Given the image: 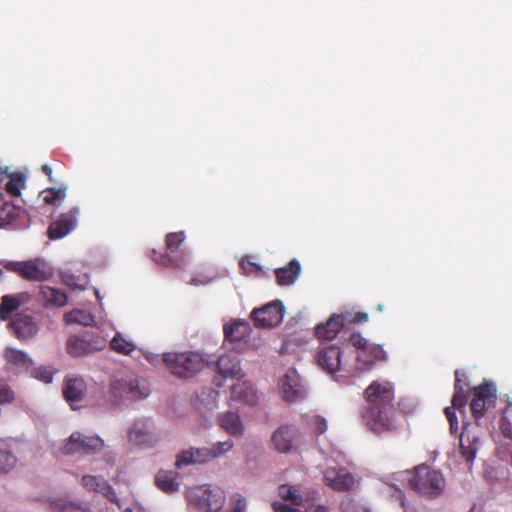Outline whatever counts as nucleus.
I'll list each match as a JSON object with an SVG mask.
<instances>
[{"label": "nucleus", "mask_w": 512, "mask_h": 512, "mask_svg": "<svg viewBox=\"0 0 512 512\" xmlns=\"http://www.w3.org/2000/svg\"><path fill=\"white\" fill-rule=\"evenodd\" d=\"M165 368L175 377L189 379L203 370L208 359L199 352H167L162 354Z\"/></svg>", "instance_id": "f257e3e1"}, {"label": "nucleus", "mask_w": 512, "mask_h": 512, "mask_svg": "<svg viewBox=\"0 0 512 512\" xmlns=\"http://www.w3.org/2000/svg\"><path fill=\"white\" fill-rule=\"evenodd\" d=\"M409 483L415 491L430 498L438 497L445 487L442 474L425 465L415 468L414 475L409 478Z\"/></svg>", "instance_id": "f03ea898"}, {"label": "nucleus", "mask_w": 512, "mask_h": 512, "mask_svg": "<svg viewBox=\"0 0 512 512\" xmlns=\"http://www.w3.org/2000/svg\"><path fill=\"white\" fill-rule=\"evenodd\" d=\"M4 268L27 281L43 282L53 277V268L42 258L27 261H8Z\"/></svg>", "instance_id": "7ed1b4c3"}, {"label": "nucleus", "mask_w": 512, "mask_h": 512, "mask_svg": "<svg viewBox=\"0 0 512 512\" xmlns=\"http://www.w3.org/2000/svg\"><path fill=\"white\" fill-rule=\"evenodd\" d=\"M110 392L114 397L127 393L134 400H142L150 394V389L143 378L130 372H120L113 376Z\"/></svg>", "instance_id": "20e7f679"}, {"label": "nucleus", "mask_w": 512, "mask_h": 512, "mask_svg": "<svg viewBox=\"0 0 512 512\" xmlns=\"http://www.w3.org/2000/svg\"><path fill=\"white\" fill-rule=\"evenodd\" d=\"M188 498L202 512H218L226 499L221 488L211 485H204L193 489L189 493Z\"/></svg>", "instance_id": "39448f33"}, {"label": "nucleus", "mask_w": 512, "mask_h": 512, "mask_svg": "<svg viewBox=\"0 0 512 512\" xmlns=\"http://www.w3.org/2000/svg\"><path fill=\"white\" fill-rule=\"evenodd\" d=\"M185 233L183 231L168 233L165 238V246L167 252L165 254H155V261L166 267L184 268L187 255L183 251H179L180 246L185 241Z\"/></svg>", "instance_id": "423d86ee"}, {"label": "nucleus", "mask_w": 512, "mask_h": 512, "mask_svg": "<svg viewBox=\"0 0 512 512\" xmlns=\"http://www.w3.org/2000/svg\"><path fill=\"white\" fill-rule=\"evenodd\" d=\"M104 447V442L97 436H88L80 432H74L61 447V452L65 455L95 454Z\"/></svg>", "instance_id": "0eeeda50"}, {"label": "nucleus", "mask_w": 512, "mask_h": 512, "mask_svg": "<svg viewBox=\"0 0 512 512\" xmlns=\"http://www.w3.org/2000/svg\"><path fill=\"white\" fill-rule=\"evenodd\" d=\"M106 341L100 336H94L89 332L73 335L67 340V351L73 357L86 356L105 347Z\"/></svg>", "instance_id": "6e6552de"}, {"label": "nucleus", "mask_w": 512, "mask_h": 512, "mask_svg": "<svg viewBox=\"0 0 512 512\" xmlns=\"http://www.w3.org/2000/svg\"><path fill=\"white\" fill-rule=\"evenodd\" d=\"M87 386L84 379L76 374L65 376L63 385V395L73 410L78 409L86 395Z\"/></svg>", "instance_id": "1a4fd4ad"}, {"label": "nucleus", "mask_w": 512, "mask_h": 512, "mask_svg": "<svg viewBox=\"0 0 512 512\" xmlns=\"http://www.w3.org/2000/svg\"><path fill=\"white\" fill-rule=\"evenodd\" d=\"M279 389L282 398L286 402H295L303 399L305 389L301 384L300 377L296 370L289 369L279 382Z\"/></svg>", "instance_id": "9d476101"}, {"label": "nucleus", "mask_w": 512, "mask_h": 512, "mask_svg": "<svg viewBox=\"0 0 512 512\" xmlns=\"http://www.w3.org/2000/svg\"><path fill=\"white\" fill-rule=\"evenodd\" d=\"M225 339L235 348L254 343L255 336L249 322H228L224 326Z\"/></svg>", "instance_id": "9b49d317"}, {"label": "nucleus", "mask_w": 512, "mask_h": 512, "mask_svg": "<svg viewBox=\"0 0 512 512\" xmlns=\"http://www.w3.org/2000/svg\"><path fill=\"white\" fill-rule=\"evenodd\" d=\"M325 483L335 491H350L358 482L345 468H328L324 472Z\"/></svg>", "instance_id": "f8f14e48"}, {"label": "nucleus", "mask_w": 512, "mask_h": 512, "mask_svg": "<svg viewBox=\"0 0 512 512\" xmlns=\"http://www.w3.org/2000/svg\"><path fill=\"white\" fill-rule=\"evenodd\" d=\"M79 209L72 208L66 213H62L59 218L52 222L48 227V237L52 240H57L69 234L77 225V216Z\"/></svg>", "instance_id": "ddd939ff"}, {"label": "nucleus", "mask_w": 512, "mask_h": 512, "mask_svg": "<svg viewBox=\"0 0 512 512\" xmlns=\"http://www.w3.org/2000/svg\"><path fill=\"white\" fill-rule=\"evenodd\" d=\"M480 444L479 428L466 426L460 435V453L467 463L473 462Z\"/></svg>", "instance_id": "4468645a"}, {"label": "nucleus", "mask_w": 512, "mask_h": 512, "mask_svg": "<svg viewBox=\"0 0 512 512\" xmlns=\"http://www.w3.org/2000/svg\"><path fill=\"white\" fill-rule=\"evenodd\" d=\"M128 439L133 444L145 448L153 446L156 441L149 423L143 419L134 421L128 430Z\"/></svg>", "instance_id": "2eb2a0df"}, {"label": "nucleus", "mask_w": 512, "mask_h": 512, "mask_svg": "<svg viewBox=\"0 0 512 512\" xmlns=\"http://www.w3.org/2000/svg\"><path fill=\"white\" fill-rule=\"evenodd\" d=\"M297 439V431L290 426L278 427L271 436L273 448L280 453H290Z\"/></svg>", "instance_id": "dca6fc26"}, {"label": "nucleus", "mask_w": 512, "mask_h": 512, "mask_svg": "<svg viewBox=\"0 0 512 512\" xmlns=\"http://www.w3.org/2000/svg\"><path fill=\"white\" fill-rule=\"evenodd\" d=\"M496 388L493 383H485L484 385L474 389V398L470 407L472 413L476 417L483 415L486 403H490L495 399Z\"/></svg>", "instance_id": "f3484780"}, {"label": "nucleus", "mask_w": 512, "mask_h": 512, "mask_svg": "<svg viewBox=\"0 0 512 512\" xmlns=\"http://www.w3.org/2000/svg\"><path fill=\"white\" fill-rule=\"evenodd\" d=\"M366 426L376 434L392 429L391 420L385 410L371 407L364 414Z\"/></svg>", "instance_id": "a211bd4d"}, {"label": "nucleus", "mask_w": 512, "mask_h": 512, "mask_svg": "<svg viewBox=\"0 0 512 512\" xmlns=\"http://www.w3.org/2000/svg\"><path fill=\"white\" fill-rule=\"evenodd\" d=\"M209 452L207 447H190L186 450H182L176 456L175 466L181 469L188 465H201L210 461Z\"/></svg>", "instance_id": "6ab92c4d"}, {"label": "nucleus", "mask_w": 512, "mask_h": 512, "mask_svg": "<svg viewBox=\"0 0 512 512\" xmlns=\"http://www.w3.org/2000/svg\"><path fill=\"white\" fill-rule=\"evenodd\" d=\"M31 300L28 292L3 295L0 302V320H10V316Z\"/></svg>", "instance_id": "aec40b11"}, {"label": "nucleus", "mask_w": 512, "mask_h": 512, "mask_svg": "<svg viewBox=\"0 0 512 512\" xmlns=\"http://www.w3.org/2000/svg\"><path fill=\"white\" fill-rule=\"evenodd\" d=\"M285 307L280 300H273L262 307L254 308L250 320H283Z\"/></svg>", "instance_id": "412c9836"}, {"label": "nucleus", "mask_w": 512, "mask_h": 512, "mask_svg": "<svg viewBox=\"0 0 512 512\" xmlns=\"http://www.w3.org/2000/svg\"><path fill=\"white\" fill-rule=\"evenodd\" d=\"M81 484L86 490L100 493L111 502L118 503L115 491L103 477L85 475L81 479Z\"/></svg>", "instance_id": "4be33fe9"}, {"label": "nucleus", "mask_w": 512, "mask_h": 512, "mask_svg": "<svg viewBox=\"0 0 512 512\" xmlns=\"http://www.w3.org/2000/svg\"><path fill=\"white\" fill-rule=\"evenodd\" d=\"M230 398L233 401L251 406L258 402L256 390L253 385L247 381L235 383L230 389Z\"/></svg>", "instance_id": "5701e85b"}, {"label": "nucleus", "mask_w": 512, "mask_h": 512, "mask_svg": "<svg viewBox=\"0 0 512 512\" xmlns=\"http://www.w3.org/2000/svg\"><path fill=\"white\" fill-rule=\"evenodd\" d=\"M279 286L292 285L301 273V265L297 259H292L286 266L274 271Z\"/></svg>", "instance_id": "b1692460"}, {"label": "nucleus", "mask_w": 512, "mask_h": 512, "mask_svg": "<svg viewBox=\"0 0 512 512\" xmlns=\"http://www.w3.org/2000/svg\"><path fill=\"white\" fill-rule=\"evenodd\" d=\"M194 404L202 413L213 411L218 407V393L212 388H201L196 392Z\"/></svg>", "instance_id": "393cba45"}, {"label": "nucleus", "mask_w": 512, "mask_h": 512, "mask_svg": "<svg viewBox=\"0 0 512 512\" xmlns=\"http://www.w3.org/2000/svg\"><path fill=\"white\" fill-rule=\"evenodd\" d=\"M340 350L330 346L319 352L318 364L329 373H334L340 366Z\"/></svg>", "instance_id": "a878e982"}, {"label": "nucleus", "mask_w": 512, "mask_h": 512, "mask_svg": "<svg viewBox=\"0 0 512 512\" xmlns=\"http://www.w3.org/2000/svg\"><path fill=\"white\" fill-rule=\"evenodd\" d=\"M45 307H63L68 302L65 292L49 286H42L40 290Z\"/></svg>", "instance_id": "bb28decb"}, {"label": "nucleus", "mask_w": 512, "mask_h": 512, "mask_svg": "<svg viewBox=\"0 0 512 512\" xmlns=\"http://www.w3.org/2000/svg\"><path fill=\"white\" fill-rule=\"evenodd\" d=\"M217 368L223 377L235 378L241 375L240 362L236 356L222 355L218 359Z\"/></svg>", "instance_id": "cd10ccee"}, {"label": "nucleus", "mask_w": 512, "mask_h": 512, "mask_svg": "<svg viewBox=\"0 0 512 512\" xmlns=\"http://www.w3.org/2000/svg\"><path fill=\"white\" fill-rule=\"evenodd\" d=\"M366 398L371 402H387L392 399V387L390 383L373 382L365 391Z\"/></svg>", "instance_id": "c85d7f7f"}, {"label": "nucleus", "mask_w": 512, "mask_h": 512, "mask_svg": "<svg viewBox=\"0 0 512 512\" xmlns=\"http://www.w3.org/2000/svg\"><path fill=\"white\" fill-rule=\"evenodd\" d=\"M17 459L13 451V442L0 439V472H8L16 465Z\"/></svg>", "instance_id": "c756f323"}, {"label": "nucleus", "mask_w": 512, "mask_h": 512, "mask_svg": "<svg viewBox=\"0 0 512 512\" xmlns=\"http://www.w3.org/2000/svg\"><path fill=\"white\" fill-rule=\"evenodd\" d=\"M5 359L8 365L20 371L29 369L33 363L28 354L13 348L6 349Z\"/></svg>", "instance_id": "7c9ffc66"}, {"label": "nucleus", "mask_w": 512, "mask_h": 512, "mask_svg": "<svg viewBox=\"0 0 512 512\" xmlns=\"http://www.w3.org/2000/svg\"><path fill=\"white\" fill-rule=\"evenodd\" d=\"M177 474L172 471H159L155 476L156 486L163 492L172 494L179 490V483L176 481Z\"/></svg>", "instance_id": "2f4dec72"}, {"label": "nucleus", "mask_w": 512, "mask_h": 512, "mask_svg": "<svg viewBox=\"0 0 512 512\" xmlns=\"http://www.w3.org/2000/svg\"><path fill=\"white\" fill-rule=\"evenodd\" d=\"M9 330L19 339L28 340L38 333L36 322H9Z\"/></svg>", "instance_id": "473e14b6"}, {"label": "nucleus", "mask_w": 512, "mask_h": 512, "mask_svg": "<svg viewBox=\"0 0 512 512\" xmlns=\"http://www.w3.org/2000/svg\"><path fill=\"white\" fill-rule=\"evenodd\" d=\"M221 426L233 436H241L243 434V425L239 415L228 412L220 418Z\"/></svg>", "instance_id": "72a5a7b5"}, {"label": "nucleus", "mask_w": 512, "mask_h": 512, "mask_svg": "<svg viewBox=\"0 0 512 512\" xmlns=\"http://www.w3.org/2000/svg\"><path fill=\"white\" fill-rule=\"evenodd\" d=\"M342 322H321L315 327V335L319 340L329 341L340 332Z\"/></svg>", "instance_id": "f704fd0d"}, {"label": "nucleus", "mask_w": 512, "mask_h": 512, "mask_svg": "<svg viewBox=\"0 0 512 512\" xmlns=\"http://www.w3.org/2000/svg\"><path fill=\"white\" fill-rule=\"evenodd\" d=\"M25 175L21 172H14L9 175V181L5 185L6 192L12 197H18L25 186Z\"/></svg>", "instance_id": "c9c22d12"}, {"label": "nucleus", "mask_w": 512, "mask_h": 512, "mask_svg": "<svg viewBox=\"0 0 512 512\" xmlns=\"http://www.w3.org/2000/svg\"><path fill=\"white\" fill-rule=\"evenodd\" d=\"M279 495L286 501L296 506L304 505L303 496L297 491L296 488L289 485H282L279 487Z\"/></svg>", "instance_id": "e433bc0d"}, {"label": "nucleus", "mask_w": 512, "mask_h": 512, "mask_svg": "<svg viewBox=\"0 0 512 512\" xmlns=\"http://www.w3.org/2000/svg\"><path fill=\"white\" fill-rule=\"evenodd\" d=\"M43 201L49 205H57L66 197V187L47 188L42 191Z\"/></svg>", "instance_id": "4c0bfd02"}, {"label": "nucleus", "mask_w": 512, "mask_h": 512, "mask_svg": "<svg viewBox=\"0 0 512 512\" xmlns=\"http://www.w3.org/2000/svg\"><path fill=\"white\" fill-rule=\"evenodd\" d=\"M61 279H62V282L72 288V289H80V290H84L85 287H86V284H87V279H86V276H75L73 274H71L70 272H63L61 273Z\"/></svg>", "instance_id": "58836bf2"}, {"label": "nucleus", "mask_w": 512, "mask_h": 512, "mask_svg": "<svg viewBox=\"0 0 512 512\" xmlns=\"http://www.w3.org/2000/svg\"><path fill=\"white\" fill-rule=\"evenodd\" d=\"M368 314L364 312H355L353 309H346L339 313H333L327 320H367Z\"/></svg>", "instance_id": "ea45409f"}, {"label": "nucleus", "mask_w": 512, "mask_h": 512, "mask_svg": "<svg viewBox=\"0 0 512 512\" xmlns=\"http://www.w3.org/2000/svg\"><path fill=\"white\" fill-rule=\"evenodd\" d=\"M111 348L122 354H129L135 349V345L123 339L120 334H116L110 342Z\"/></svg>", "instance_id": "a19ab883"}, {"label": "nucleus", "mask_w": 512, "mask_h": 512, "mask_svg": "<svg viewBox=\"0 0 512 512\" xmlns=\"http://www.w3.org/2000/svg\"><path fill=\"white\" fill-rule=\"evenodd\" d=\"M233 445L234 444L231 440H226L223 442H217L210 448L207 447L210 461L224 455L226 452L232 449Z\"/></svg>", "instance_id": "79ce46f5"}, {"label": "nucleus", "mask_w": 512, "mask_h": 512, "mask_svg": "<svg viewBox=\"0 0 512 512\" xmlns=\"http://www.w3.org/2000/svg\"><path fill=\"white\" fill-rule=\"evenodd\" d=\"M500 428L504 436L512 439V404L504 410Z\"/></svg>", "instance_id": "37998d69"}, {"label": "nucleus", "mask_w": 512, "mask_h": 512, "mask_svg": "<svg viewBox=\"0 0 512 512\" xmlns=\"http://www.w3.org/2000/svg\"><path fill=\"white\" fill-rule=\"evenodd\" d=\"M56 512H85V509L78 502L59 500L55 504Z\"/></svg>", "instance_id": "c03bdc74"}, {"label": "nucleus", "mask_w": 512, "mask_h": 512, "mask_svg": "<svg viewBox=\"0 0 512 512\" xmlns=\"http://www.w3.org/2000/svg\"><path fill=\"white\" fill-rule=\"evenodd\" d=\"M246 499L240 494H233L229 500V508L226 512H246Z\"/></svg>", "instance_id": "a18cd8bd"}, {"label": "nucleus", "mask_w": 512, "mask_h": 512, "mask_svg": "<svg viewBox=\"0 0 512 512\" xmlns=\"http://www.w3.org/2000/svg\"><path fill=\"white\" fill-rule=\"evenodd\" d=\"M239 266L242 269L243 274L247 276L258 274L262 271V268L258 264L254 263L252 258L249 256L243 257L239 262Z\"/></svg>", "instance_id": "49530a36"}, {"label": "nucleus", "mask_w": 512, "mask_h": 512, "mask_svg": "<svg viewBox=\"0 0 512 512\" xmlns=\"http://www.w3.org/2000/svg\"><path fill=\"white\" fill-rule=\"evenodd\" d=\"M54 372L55 371L49 367L41 366L34 369L33 376L46 384H50L53 381Z\"/></svg>", "instance_id": "de8ad7c7"}, {"label": "nucleus", "mask_w": 512, "mask_h": 512, "mask_svg": "<svg viewBox=\"0 0 512 512\" xmlns=\"http://www.w3.org/2000/svg\"><path fill=\"white\" fill-rule=\"evenodd\" d=\"M341 509L342 512H370L367 508L348 497L341 502Z\"/></svg>", "instance_id": "09e8293b"}, {"label": "nucleus", "mask_w": 512, "mask_h": 512, "mask_svg": "<svg viewBox=\"0 0 512 512\" xmlns=\"http://www.w3.org/2000/svg\"><path fill=\"white\" fill-rule=\"evenodd\" d=\"M14 398V393L11 388L0 379V404L11 403Z\"/></svg>", "instance_id": "8fccbe9b"}, {"label": "nucleus", "mask_w": 512, "mask_h": 512, "mask_svg": "<svg viewBox=\"0 0 512 512\" xmlns=\"http://www.w3.org/2000/svg\"><path fill=\"white\" fill-rule=\"evenodd\" d=\"M456 383H455V389L456 393L453 396L452 403L453 406H462L465 403L464 395L462 394V387L460 386V380H459V372L456 371Z\"/></svg>", "instance_id": "3c124183"}, {"label": "nucleus", "mask_w": 512, "mask_h": 512, "mask_svg": "<svg viewBox=\"0 0 512 512\" xmlns=\"http://www.w3.org/2000/svg\"><path fill=\"white\" fill-rule=\"evenodd\" d=\"M313 426H314L316 433H318V434H322L327 430L326 420L319 416L314 417Z\"/></svg>", "instance_id": "603ef678"}, {"label": "nucleus", "mask_w": 512, "mask_h": 512, "mask_svg": "<svg viewBox=\"0 0 512 512\" xmlns=\"http://www.w3.org/2000/svg\"><path fill=\"white\" fill-rule=\"evenodd\" d=\"M350 341L353 346L357 348H365L367 345L366 339L363 338L360 334H353L350 338Z\"/></svg>", "instance_id": "864d4df0"}, {"label": "nucleus", "mask_w": 512, "mask_h": 512, "mask_svg": "<svg viewBox=\"0 0 512 512\" xmlns=\"http://www.w3.org/2000/svg\"><path fill=\"white\" fill-rule=\"evenodd\" d=\"M145 358L154 366H158L163 364L162 355L154 354V353H146Z\"/></svg>", "instance_id": "5fc2aeb1"}, {"label": "nucleus", "mask_w": 512, "mask_h": 512, "mask_svg": "<svg viewBox=\"0 0 512 512\" xmlns=\"http://www.w3.org/2000/svg\"><path fill=\"white\" fill-rule=\"evenodd\" d=\"M41 169L43 173L47 175L50 182H55V180L53 179V170L48 164H44Z\"/></svg>", "instance_id": "6e6d98bb"}, {"label": "nucleus", "mask_w": 512, "mask_h": 512, "mask_svg": "<svg viewBox=\"0 0 512 512\" xmlns=\"http://www.w3.org/2000/svg\"><path fill=\"white\" fill-rule=\"evenodd\" d=\"M444 412H445V415H446V417H447V419H448V420H450V419H457V418H456V415H455L454 408H452V407H446V408H445V410H444Z\"/></svg>", "instance_id": "4d7b16f0"}, {"label": "nucleus", "mask_w": 512, "mask_h": 512, "mask_svg": "<svg viewBox=\"0 0 512 512\" xmlns=\"http://www.w3.org/2000/svg\"><path fill=\"white\" fill-rule=\"evenodd\" d=\"M450 423V430L452 433L456 432L458 429V421L457 419H450L448 420Z\"/></svg>", "instance_id": "13d9d810"}, {"label": "nucleus", "mask_w": 512, "mask_h": 512, "mask_svg": "<svg viewBox=\"0 0 512 512\" xmlns=\"http://www.w3.org/2000/svg\"><path fill=\"white\" fill-rule=\"evenodd\" d=\"M260 324V327H268V328H273L274 325L272 324V322H264V321H261V322H258Z\"/></svg>", "instance_id": "bf43d9fd"}, {"label": "nucleus", "mask_w": 512, "mask_h": 512, "mask_svg": "<svg viewBox=\"0 0 512 512\" xmlns=\"http://www.w3.org/2000/svg\"><path fill=\"white\" fill-rule=\"evenodd\" d=\"M313 512H328L324 506H317Z\"/></svg>", "instance_id": "052dcab7"}, {"label": "nucleus", "mask_w": 512, "mask_h": 512, "mask_svg": "<svg viewBox=\"0 0 512 512\" xmlns=\"http://www.w3.org/2000/svg\"><path fill=\"white\" fill-rule=\"evenodd\" d=\"M304 315H303V312L300 311L296 314V316L294 317V320H300L301 318H303Z\"/></svg>", "instance_id": "680f3d73"}, {"label": "nucleus", "mask_w": 512, "mask_h": 512, "mask_svg": "<svg viewBox=\"0 0 512 512\" xmlns=\"http://www.w3.org/2000/svg\"><path fill=\"white\" fill-rule=\"evenodd\" d=\"M6 173H7V168L0 167V175L6 174Z\"/></svg>", "instance_id": "e2e57ef3"}, {"label": "nucleus", "mask_w": 512, "mask_h": 512, "mask_svg": "<svg viewBox=\"0 0 512 512\" xmlns=\"http://www.w3.org/2000/svg\"><path fill=\"white\" fill-rule=\"evenodd\" d=\"M64 320L65 321H68V320H73L69 314H66L65 317H64Z\"/></svg>", "instance_id": "0e129e2a"}, {"label": "nucleus", "mask_w": 512, "mask_h": 512, "mask_svg": "<svg viewBox=\"0 0 512 512\" xmlns=\"http://www.w3.org/2000/svg\"><path fill=\"white\" fill-rule=\"evenodd\" d=\"M123 512H132L130 509H125Z\"/></svg>", "instance_id": "69168bd1"}]
</instances>
